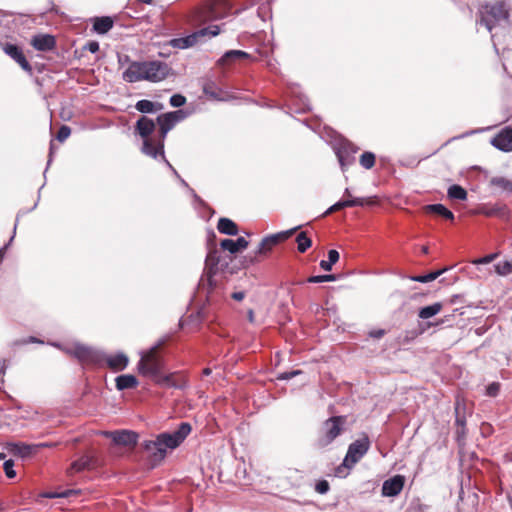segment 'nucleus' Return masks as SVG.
<instances>
[{
  "instance_id": "f257e3e1",
  "label": "nucleus",
  "mask_w": 512,
  "mask_h": 512,
  "mask_svg": "<svg viewBox=\"0 0 512 512\" xmlns=\"http://www.w3.org/2000/svg\"><path fill=\"white\" fill-rule=\"evenodd\" d=\"M192 427L188 422H181L173 432H163L153 440L141 443L142 449L149 454V461L153 466L160 464L166 457L168 450L179 447L191 433Z\"/></svg>"
},
{
  "instance_id": "f03ea898",
  "label": "nucleus",
  "mask_w": 512,
  "mask_h": 512,
  "mask_svg": "<svg viewBox=\"0 0 512 512\" xmlns=\"http://www.w3.org/2000/svg\"><path fill=\"white\" fill-rule=\"evenodd\" d=\"M160 344L151 347L146 353L141 356L138 362V370L144 376L151 377L157 384L166 385L178 389L184 388L185 385L178 383L174 379V374L163 375L161 373L163 362L157 354V349Z\"/></svg>"
},
{
  "instance_id": "7ed1b4c3",
  "label": "nucleus",
  "mask_w": 512,
  "mask_h": 512,
  "mask_svg": "<svg viewBox=\"0 0 512 512\" xmlns=\"http://www.w3.org/2000/svg\"><path fill=\"white\" fill-rule=\"evenodd\" d=\"M157 123L160 127L159 135L156 139H146L143 140L142 152L150 156L154 159H157L158 156H161L165 164L171 169L173 174L180 178L179 174L175 170V168L170 164V162L165 158L164 155V142L167 136V133L174 128L176 125L175 120L172 119V114L164 113L157 117Z\"/></svg>"
},
{
  "instance_id": "20e7f679",
  "label": "nucleus",
  "mask_w": 512,
  "mask_h": 512,
  "mask_svg": "<svg viewBox=\"0 0 512 512\" xmlns=\"http://www.w3.org/2000/svg\"><path fill=\"white\" fill-rule=\"evenodd\" d=\"M479 23L489 32L498 26H505L509 22V6L506 1L498 0L487 2L479 10Z\"/></svg>"
},
{
  "instance_id": "39448f33",
  "label": "nucleus",
  "mask_w": 512,
  "mask_h": 512,
  "mask_svg": "<svg viewBox=\"0 0 512 512\" xmlns=\"http://www.w3.org/2000/svg\"><path fill=\"white\" fill-rule=\"evenodd\" d=\"M221 264V258L219 251L215 246H209V250L205 259V267L203 274L198 283V289L206 291V297L209 298V294L216 286L214 275L218 271V266Z\"/></svg>"
},
{
  "instance_id": "423d86ee",
  "label": "nucleus",
  "mask_w": 512,
  "mask_h": 512,
  "mask_svg": "<svg viewBox=\"0 0 512 512\" xmlns=\"http://www.w3.org/2000/svg\"><path fill=\"white\" fill-rule=\"evenodd\" d=\"M345 417L333 416L327 419L322 426L321 435L317 440V445L324 448L330 445L343 431Z\"/></svg>"
},
{
  "instance_id": "0eeeda50",
  "label": "nucleus",
  "mask_w": 512,
  "mask_h": 512,
  "mask_svg": "<svg viewBox=\"0 0 512 512\" xmlns=\"http://www.w3.org/2000/svg\"><path fill=\"white\" fill-rule=\"evenodd\" d=\"M73 357L83 364H93L101 366L104 364L105 352L102 350L82 345L75 344L73 349Z\"/></svg>"
},
{
  "instance_id": "6e6552de",
  "label": "nucleus",
  "mask_w": 512,
  "mask_h": 512,
  "mask_svg": "<svg viewBox=\"0 0 512 512\" xmlns=\"http://www.w3.org/2000/svg\"><path fill=\"white\" fill-rule=\"evenodd\" d=\"M370 441L367 436L352 442L347 450L342 466L351 469L368 452Z\"/></svg>"
},
{
  "instance_id": "1a4fd4ad",
  "label": "nucleus",
  "mask_w": 512,
  "mask_h": 512,
  "mask_svg": "<svg viewBox=\"0 0 512 512\" xmlns=\"http://www.w3.org/2000/svg\"><path fill=\"white\" fill-rule=\"evenodd\" d=\"M357 151L358 147L348 140L341 141L339 145L335 147V154L343 172L355 162V154Z\"/></svg>"
},
{
  "instance_id": "9d476101",
  "label": "nucleus",
  "mask_w": 512,
  "mask_h": 512,
  "mask_svg": "<svg viewBox=\"0 0 512 512\" xmlns=\"http://www.w3.org/2000/svg\"><path fill=\"white\" fill-rule=\"evenodd\" d=\"M145 62V71H144V80L150 82H159L165 79L171 68L167 63L162 61H144Z\"/></svg>"
},
{
  "instance_id": "9b49d317",
  "label": "nucleus",
  "mask_w": 512,
  "mask_h": 512,
  "mask_svg": "<svg viewBox=\"0 0 512 512\" xmlns=\"http://www.w3.org/2000/svg\"><path fill=\"white\" fill-rule=\"evenodd\" d=\"M301 226L298 225L294 228H291L286 231H281L276 234H272L269 236L264 237L261 242L259 243L256 254H267V243H272L273 246L277 245L278 243L285 241L290 236H292L298 229H300Z\"/></svg>"
},
{
  "instance_id": "f8f14e48",
  "label": "nucleus",
  "mask_w": 512,
  "mask_h": 512,
  "mask_svg": "<svg viewBox=\"0 0 512 512\" xmlns=\"http://www.w3.org/2000/svg\"><path fill=\"white\" fill-rule=\"evenodd\" d=\"M114 444L119 446L133 447L137 444L139 435L132 430H117L107 432Z\"/></svg>"
},
{
  "instance_id": "ddd939ff",
  "label": "nucleus",
  "mask_w": 512,
  "mask_h": 512,
  "mask_svg": "<svg viewBox=\"0 0 512 512\" xmlns=\"http://www.w3.org/2000/svg\"><path fill=\"white\" fill-rule=\"evenodd\" d=\"M230 11V5L226 0H219L208 5L203 12L204 20H217L224 18Z\"/></svg>"
},
{
  "instance_id": "4468645a",
  "label": "nucleus",
  "mask_w": 512,
  "mask_h": 512,
  "mask_svg": "<svg viewBox=\"0 0 512 512\" xmlns=\"http://www.w3.org/2000/svg\"><path fill=\"white\" fill-rule=\"evenodd\" d=\"M491 145L496 149L503 152L512 151V128H503L495 137L490 141Z\"/></svg>"
},
{
  "instance_id": "2eb2a0df",
  "label": "nucleus",
  "mask_w": 512,
  "mask_h": 512,
  "mask_svg": "<svg viewBox=\"0 0 512 512\" xmlns=\"http://www.w3.org/2000/svg\"><path fill=\"white\" fill-rule=\"evenodd\" d=\"M45 446V444H41ZM40 445H29L25 443H7L6 449L13 456H18L22 459L30 458L39 449Z\"/></svg>"
},
{
  "instance_id": "dca6fc26",
  "label": "nucleus",
  "mask_w": 512,
  "mask_h": 512,
  "mask_svg": "<svg viewBox=\"0 0 512 512\" xmlns=\"http://www.w3.org/2000/svg\"><path fill=\"white\" fill-rule=\"evenodd\" d=\"M405 478L402 475H395L383 482L382 495L386 497H395L403 489Z\"/></svg>"
},
{
  "instance_id": "f3484780",
  "label": "nucleus",
  "mask_w": 512,
  "mask_h": 512,
  "mask_svg": "<svg viewBox=\"0 0 512 512\" xmlns=\"http://www.w3.org/2000/svg\"><path fill=\"white\" fill-rule=\"evenodd\" d=\"M145 62H132L123 73L126 82L134 83L144 80Z\"/></svg>"
},
{
  "instance_id": "a211bd4d",
  "label": "nucleus",
  "mask_w": 512,
  "mask_h": 512,
  "mask_svg": "<svg viewBox=\"0 0 512 512\" xmlns=\"http://www.w3.org/2000/svg\"><path fill=\"white\" fill-rule=\"evenodd\" d=\"M31 45L38 51L47 52L55 48L56 40L50 34H38L33 36Z\"/></svg>"
},
{
  "instance_id": "6ab92c4d",
  "label": "nucleus",
  "mask_w": 512,
  "mask_h": 512,
  "mask_svg": "<svg viewBox=\"0 0 512 512\" xmlns=\"http://www.w3.org/2000/svg\"><path fill=\"white\" fill-rule=\"evenodd\" d=\"M104 363L113 371H122L128 366L129 359L127 355L122 352L115 355H107L105 353Z\"/></svg>"
},
{
  "instance_id": "aec40b11",
  "label": "nucleus",
  "mask_w": 512,
  "mask_h": 512,
  "mask_svg": "<svg viewBox=\"0 0 512 512\" xmlns=\"http://www.w3.org/2000/svg\"><path fill=\"white\" fill-rule=\"evenodd\" d=\"M135 130L144 140L150 139L149 136L155 130V123L152 119L142 116L137 120Z\"/></svg>"
},
{
  "instance_id": "412c9836",
  "label": "nucleus",
  "mask_w": 512,
  "mask_h": 512,
  "mask_svg": "<svg viewBox=\"0 0 512 512\" xmlns=\"http://www.w3.org/2000/svg\"><path fill=\"white\" fill-rule=\"evenodd\" d=\"M92 22L93 31L100 35H104L109 32L114 25V21L110 16L94 17Z\"/></svg>"
},
{
  "instance_id": "4be33fe9",
  "label": "nucleus",
  "mask_w": 512,
  "mask_h": 512,
  "mask_svg": "<svg viewBox=\"0 0 512 512\" xmlns=\"http://www.w3.org/2000/svg\"><path fill=\"white\" fill-rule=\"evenodd\" d=\"M250 55L242 50H228L219 59L218 63L221 65L231 64L237 60L248 59Z\"/></svg>"
},
{
  "instance_id": "5701e85b",
  "label": "nucleus",
  "mask_w": 512,
  "mask_h": 512,
  "mask_svg": "<svg viewBox=\"0 0 512 512\" xmlns=\"http://www.w3.org/2000/svg\"><path fill=\"white\" fill-rule=\"evenodd\" d=\"M116 388L119 391L135 388L138 385V380L134 375L123 374L115 379Z\"/></svg>"
},
{
  "instance_id": "b1692460",
  "label": "nucleus",
  "mask_w": 512,
  "mask_h": 512,
  "mask_svg": "<svg viewBox=\"0 0 512 512\" xmlns=\"http://www.w3.org/2000/svg\"><path fill=\"white\" fill-rule=\"evenodd\" d=\"M424 211L426 213L438 215L447 220H453L454 214L448 208H446L443 204H429L424 207Z\"/></svg>"
},
{
  "instance_id": "393cba45",
  "label": "nucleus",
  "mask_w": 512,
  "mask_h": 512,
  "mask_svg": "<svg viewBox=\"0 0 512 512\" xmlns=\"http://www.w3.org/2000/svg\"><path fill=\"white\" fill-rule=\"evenodd\" d=\"M217 229L221 234L235 236L238 234V227L229 218L222 217L218 220Z\"/></svg>"
},
{
  "instance_id": "a878e982",
  "label": "nucleus",
  "mask_w": 512,
  "mask_h": 512,
  "mask_svg": "<svg viewBox=\"0 0 512 512\" xmlns=\"http://www.w3.org/2000/svg\"><path fill=\"white\" fill-rule=\"evenodd\" d=\"M198 42L197 34L192 33L185 37L174 38L170 41V45L178 49H186L194 46Z\"/></svg>"
},
{
  "instance_id": "bb28decb",
  "label": "nucleus",
  "mask_w": 512,
  "mask_h": 512,
  "mask_svg": "<svg viewBox=\"0 0 512 512\" xmlns=\"http://www.w3.org/2000/svg\"><path fill=\"white\" fill-rule=\"evenodd\" d=\"M135 108L141 113H154L158 110H161L163 105L158 102L142 99L136 103Z\"/></svg>"
},
{
  "instance_id": "cd10ccee",
  "label": "nucleus",
  "mask_w": 512,
  "mask_h": 512,
  "mask_svg": "<svg viewBox=\"0 0 512 512\" xmlns=\"http://www.w3.org/2000/svg\"><path fill=\"white\" fill-rule=\"evenodd\" d=\"M442 307L443 305L441 302H435L431 305L422 307L418 311V317L423 320L429 319L437 315L442 310Z\"/></svg>"
},
{
  "instance_id": "c85d7f7f",
  "label": "nucleus",
  "mask_w": 512,
  "mask_h": 512,
  "mask_svg": "<svg viewBox=\"0 0 512 512\" xmlns=\"http://www.w3.org/2000/svg\"><path fill=\"white\" fill-rule=\"evenodd\" d=\"M366 203L370 204L372 203V201H368L365 198H351L346 200H339L334 204V209H336V211H339L348 207L364 206Z\"/></svg>"
},
{
  "instance_id": "c756f323",
  "label": "nucleus",
  "mask_w": 512,
  "mask_h": 512,
  "mask_svg": "<svg viewBox=\"0 0 512 512\" xmlns=\"http://www.w3.org/2000/svg\"><path fill=\"white\" fill-rule=\"evenodd\" d=\"M449 269H450L449 267H444L440 270H436V271L430 272L425 275L409 276L408 278L411 281L420 282V283H428V282H432V281L436 280L440 275L447 272Z\"/></svg>"
},
{
  "instance_id": "7c9ffc66",
  "label": "nucleus",
  "mask_w": 512,
  "mask_h": 512,
  "mask_svg": "<svg viewBox=\"0 0 512 512\" xmlns=\"http://www.w3.org/2000/svg\"><path fill=\"white\" fill-rule=\"evenodd\" d=\"M92 466H93V457L89 456V455H84L71 464V469H73L76 472H81L85 469L91 468Z\"/></svg>"
},
{
  "instance_id": "2f4dec72",
  "label": "nucleus",
  "mask_w": 512,
  "mask_h": 512,
  "mask_svg": "<svg viewBox=\"0 0 512 512\" xmlns=\"http://www.w3.org/2000/svg\"><path fill=\"white\" fill-rule=\"evenodd\" d=\"M339 252L335 249H331L328 251V259L321 260L319 265L325 271H331L334 264H336L339 260Z\"/></svg>"
},
{
  "instance_id": "473e14b6",
  "label": "nucleus",
  "mask_w": 512,
  "mask_h": 512,
  "mask_svg": "<svg viewBox=\"0 0 512 512\" xmlns=\"http://www.w3.org/2000/svg\"><path fill=\"white\" fill-rule=\"evenodd\" d=\"M490 185L498 188L500 191L512 192V181L505 177H493Z\"/></svg>"
},
{
  "instance_id": "72a5a7b5",
  "label": "nucleus",
  "mask_w": 512,
  "mask_h": 512,
  "mask_svg": "<svg viewBox=\"0 0 512 512\" xmlns=\"http://www.w3.org/2000/svg\"><path fill=\"white\" fill-rule=\"evenodd\" d=\"M448 197L454 200H466L467 199V191L458 184H453L448 188L447 191Z\"/></svg>"
},
{
  "instance_id": "f704fd0d",
  "label": "nucleus",
  "mask_w": 512,
  "mask_h": 512,
  "mask_svg": "<svg viewBox=\"0 0 512 512\" xmlns=\"http://www.w3.org/2000/svg\"><path fill=\"white\" fill-rule=\"evenodd\" d=\"M481 213L486 216H498V217H504L507 214V208L505 205H494L491 207H482Z\"/></svg>"
},
{
  "instance_id": "c9c22d12",
  "label": "nucleus",
  "mask_w": 512,
  "mask_h": 512,
  "mask_svg": "<svg viewBox=\"0 0 512 512\" xmlns=\"http://www.w3.org/2000/svg\"><path fill=\"white\" fill-rule=\"evenodd\" d=\"M297 249L300 253L306 252L312 246V240L302 231L296 237Z\"/></svg>"
},
{
  "instance_id": "e433bc0d",
  "label": "nucleus",
  "mask_w": 512,
  "mask_h": 512,
  "mask_svg": "<svg viewBox=\"0 0 512 512\" xmlns=\"http://www.w3.org/2000/svg\"><path fill=\"white\" fill-rule=\"evenodd\" d=\"M2 49L14 61L23 54L22 49L18 45L12 43L3 44Z\"/></svg>"
},
{
  "instance_id": "4c0bfd02",
  "label": "nucleus",
  "mask_w": 512,
  "mask_h": 512,
  "mask_svg": "<svg viewBox=\"0 0 512 512\" xmlns=\"http://www.w3.org/2000/svg\"><path fill=\"white\" fill-rule=\"evenodd\" d=\"M494 269L499 276H508L512 273V261H500L494 265Z\"/></svg>"
},
{
  "instance_id": "58836bf2",
  "label": "nucleus",
  "mask_w": 512,
  "mask_h": 512,
  "mask_svg": "<svg viewBox=\"0 0 512 512\" xmlns=\"http://www.w3.org/2000/svg\"><path fill=\"white\" fill-rule=\"evenodd\" d=\"M376 156L374 153L366 151L360 156V165L365 169H371L375 165Z\"/></svg>"
},
{
  "instance_id": "ea45409f",
  "label": "nucleus",
  "mask_w": 512,
  "mask_h": 512,
  "mask_svg": "<svg viewBox=\"0 0 512 512\" xmlns=\"http://www.w3.org/2000/svg\"><path fill=\"white\" fill-rule=\"evenodd\" d=\"M37 204H38V202H36V203L33 205V207L30 209V211L34 210V209L37 207ZM28 212H29V210H28ZM25 213H27V211H24V210H20V211L18 212V214H17V216H16V222H15V225H14V228H13V235H12V237L10 238L9 242H8V243H7L3 248H1V249H0V263H1V262H2V260H3L4 254H5V251H6L7 247H8V245H9V244L13 241V239H14V235H15V233H16V228H17V225H18V222H19V218H20V216H22V215H23V214H25Z\"/></svg>"
},
{
  "instance_id": "a19ab883",
  "label": "nucleus",
  "mask_w": 512,
  "mask_h": 512,
  "mask_svg": "<svg viewBox=\"0 0 512 512\" xmlns=\"http://www.w3.org/2000/svg\"><path fill=\"white\" fill-rule=\"evenodd\" d=\"M220 31H221L220 26L211 25L209 27L202 28V29L196 31L195 34H197V39H199L200 37H204L207 35H209L210 37H215L220 34Z\"/></svg>"
},
{
  "instance_id": "79ce46f5",
  "label": "nucleus",
  "mask_w": 512,
  "mask_h": 512,
  "mask_svg": "<svg viewBox=\"0 0 512 512\" xmlns=\"http://www.w3.org/2000/svg\"><path fill=\"white\" fill-rule=\"evenodd\" d=\"M337 280V276L335 274H325V275H316L310 276L307 279L308 283H322V282H333Z\"/></svg>"
},
{
  "instance_id": "37998d69",
  "label": "nucleus",
  "mask_w": 512,
  "mask_h": 512,
  "mask_svg": "<svg viewBox=\"0 0 512 512\" xmlns=\"http://www.w3.org/2000/svg\"><path fill=\"white\" fill-rule=\"evenodd\" d=\"M220 247L222 250L224 251H228L230 252L231 254H236L239 252L237 246H236V243L233 239H229V238H226V239H223L221 242H220Z\"/></svg>"
},
{
  "instance_id": "c03bdc74",
  "label": "nucleus",
  "mask_w": 512,
  "mask_h": 512,
  "mask_svg": "<svg viewBox=\"0 0 512 512\" xmlns=\"http://www.w3.org/2000/svg\"><path fill=\"white\" fill-rule=\"evenodd\" d=\"M3 469L5 475L12 479L16 476V471L14 470V461L12 459L5 460L3 463Z\"/></svg>"
},
{
  "instance_id": "a18cd8bd",
  "label": "nucleus",
  "mask_w": 512,
  "mask_h": 512,
  "mask_svg": "<svg viewBox=\"0 0 512 512\" xmlns=\"http://www.w3.org/2000/svg\"><path fill=\"white\" fill-rule=\"evenodd\" d=\"M261 255L262 254H256V250H255L253 254H248V255L244 256L243 260H242L243 268H247V267L257 263L259 261L258 257Z\"/></svg>"
},
{
  "instance_id": "49530a36",
  "label": "nucleus",
  "mask_w": 512,
  "mask_h": 512,
  "mask_svg": "<svg viewBox=\"0 0 512 512\" xmlns=\"http://www.w3.org/2000/svg\"><path fill=\"white\" fill-rule=\"evenodd\" d=\"M301 374H303V371L299 370V369L286 371V372L279 373L277 376V379L281 380V381H288V380H290L298 375H301Z\"/></svg>"
},
{
  "instance_id": "de8ad7c7",
  "label": "nucleus",
  "mask_w": 512,
  "mask_h": 512,
  "mask_svg": "<svg viewBox=\"0 0 512 512\" xmlns=\"http://www.w3.org/2000/svg\"><path fill=\"white\" fill-rule=\"evenodd\" d=\"M70 134L71 128L67 125H62L57 132L56 139L59 142H64L70 136Z\"/></svg>"
},
{
  "instance_id": "09e8293b",
  "label": "nucleus",
  "mask_w": 512,
  "mask_h": 512,
  "mask_svg": "<svg viewBox=\"0 0 512 512\" xmlns=\"http://www.w3.org/2000/svg\"><path fill=\"white\" fill-rule=\"evenodd\" d=\"M169 103L172 107L179 108L186 103V98L181 94H174L170 97Z\"/></svg>"
},
{
  "instance_id": "8fccbe9b",
  "label": "nucleus",
  "mask_w": 512,
  "mask_h": 512,
  "mask_svg": "<svg viewBox=\"0 0 512 512\" xmlns=\"http://www.w3.org/2000/svg\"><path fill=\"white\" fill-rule=\"evenodd\" d=\"M497 256H498V253L488 254L484 257L473 260L472 264H475V265L488 264V263L493 262L497 258Z\"/></svg>"
},
{
  "instance_id": "3c124183",
  "label": "nucleus",
  "mask_w": 512,
  "mask_h": 512,
  "mask_svg": "<svg viewBox=\"0 0 512 512\" xmlns=\"http://www.w3.org/2000/svg\"><path fill=\"white\" fill-rule=\"evenodd\" d=\"M330 489L329 482L325 479L319 480L315 485V490L319 494H326Z\"/></svg>"
},
{
  "instance_id": "603ef678",
  "label": "nucleus",
  "mask_w": 512,
  "mask_h": 512,
  "mask_svg": "<svg viewBox=\"0 0 512 512\" xmlns=\"http://www.w3.org/2000/svg\"><path fill=\"white\" fill-rule=\"evenodd\" d=\"M16 63L19 64V66L26 72L28 73H32V67L30 65V63L27 61L26 57L24 56V54H22L20 57H18L17 60H15Z\"/></svg>"
},
{
  "instance_id": "864d4df0",
  "label": "nucleus",
  "mask_w": 512,
  "mask_h": 512,
  "mask_svg": "<svg viewBox=\"0 0 512 512\" xmlns=\"http://www.w3.org/2000/svg\"><path fill=\"white\" fill-rule=\"evenodd\" d=\"M168 113L172 114V119L175 120L176 124L178 122L184 120L187 117V112H185L182 109H179V110H176V111H172V112H168Z\"/></svg>"
},
{
  "instance_id": "5fc2aeb1",
  "label": "nucleus",
  "mask_w": 512,
  "mask_h": 512,
  "mask_svg": "<svg viewBox=\"0 0 512 512\" xmlns=\"http://www.w3.org/2000/svg\"><path fill=\"white\" fill-rule=\"evenodd\" d=\"M28 343H43V341L39 340L36 337L30 336L27 339L16 340L12 343V346L25 345Z\"/></svg>"
},
{
  "instance_id": "6e6d98bb",
  "label": "nucleus",
  "mask_w": 512,
  "mask_h": 512,
  "mask_svg": "<svg viewBox=\"0 0 512 512\" xmlns=\"http://www.w3.org/2000/svg\"><path fill=\"white\" fill-rule=\"evenodd\" d=\"M99 43L97 41H89L83 47L84 50H88L91 53H96L99 51Z\"/></svg>"
},
{
  "instance_id": "4d7b16f0",
  "label": "nucleus",
  "mask_w": 512,
  "mask_h": 512,
  "mask_svg": "<svg viewBox=\"0 0 512 512\" xmlns=\"http://www.w3.org/2000/svg\"><path fill=\"white\" fill-rule=\"evenodd\" d=\"M234 241L236 243V246H237L239 252L246 249L249 245V242L244 237H238Z\"/></svg>"
},
{
  "instance_id": "13d9d810",
  "label": "nucleus",
  "mask_w": 512,
  "mask_h": 512,
  "mask_svg": "<svg viewBox=\"0 0 512 512\" xmlns=\"http://www.w3.org/2000/svg\"><path fill=\"white\" fill-rule=\"evenodd\" d=\"M499 392V384L492 383L487 387V394L489 396L495 397Z\"/></svg>"
},
{
  "instance_id": "bf43d9fd",
  "label": "nucleus",
  "mask_w": 512,
  "mask_h": 512,
  "mask_svg": "<svg viewBox=\"0 0 512 512\" xmlns=\"http://www.w3.org/2000/svg\"><path fill=\"white\" fill-rule=\"evenodd\" d=\"M79 493H80V490L67 489L63 492H60L59 496H60V498H69L71 496L78 495Z\"/></svg>"
},
{
  "instance_id": "052dcab7",
  "label": "nucleus",
  "mask_w": 512,
  "mask_h": 512,
  "mask_svg": "<svg viewBox=\"0 0 512 512\" xmlns=\"http://www.w3.org/2000/svg\"><path fill=\"white\" fill-rule=\"evenodd\" d=\"M7 367H8L7 361L5 359L0 360V381L1 382H4L3 378L5 376Z\"/></svg>"
},
{
  "instance_id": "680f3d73",
  "label": "nucleus",
  "mask_w": 512,
  "mask_h": 512,
  "mask_svg": "<svg viewBox=\"0 0 512 512\" xmlns=\"http://www.w3.org/2000/svg\"><path fill=\"white\" fill-rule=\"evenodd\" d=\"M455 422H456V424H457L459 427H462V428H464V427H465V424H466L465 417H464V416H460V415H459L458 407H456V420H455Z\"/></svg>"
},
{
  "instance_id": "e2e57ef3",
  "label": "nucleus",
  "mask_w": 512,
  "mask_h": 512,
  "mask_svg": "<svg viewBox=\"0 0 512 512\" xmlns=\"http://www.w3.org/2000/svg\"><path fill=\"white\" fill-rule=\"evenodd\" d=\"M231 297L236 301H241L245 298V292L243 291H237L232 293Z\"/></svg>"
},
{
  "instance_id": "0e129e2a",
  "label": "nucleus",
  "mask_w": 512,
  "mask_h": 512,
  "mask_svg": "<svg viewBox=\"0 0 512 512\" xmlns=\"http://www.w3.org/2000/svg\"><path fill=\"white\" fill-rule=\"evenodd\" d=\"M384 330L382 329H379V330H373L370 332V336L373 337V338H376V339H380L384 336Z\"/></svg>"
},
{
  "instance_id": "69168bd1",
  "label": "nucleus",
  "mask_w": 512,
  "mask_h": 512,
  "mask_svg": "<svg viewBox=\"0 0 512 512\" xmlns=\"http://www.w3.org/2000/svg\"><path fill=\"white\" fill-rule=\"evenodd\" d=\"M43 497L50 498V499L60 498L59 493H57V492H46L43 494Z\"/></svg>"
},
{
  "instance_id": "338daca9",
  "label": "nucleus",
  "mask_w": 512,
  "mask_h": 512,
  "mask_svg": "<svg viewBox=\"0 0 512 512\" xmlns=\"http://www.w3.org/2000/svg\"><path fill=\"white\" fill-rule=\"evenodd\" d=\"M54 152H55L54 145H53V143H51L50 144V149H49V159H48L47 165L51 164Z\"/></svg>"
},
{
  "instance_id": "774afa93",
  "label": "nucleus",
  "mask_w": 512,
  "mask_h": 512,
  "mask_svg": "<svg viewBox=\"0 0 512 512\" xmlns=\"http://www.w3.org/2000/svg\"><path fill=\"white\" fill-rule=\"evenodd\" d=\"M247 318H248V321L250 323H254L255 322V317H254V311L252 309H249L248 312H247Z\"/></svg>"
}]
</instances>
